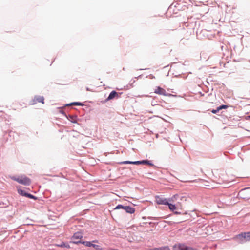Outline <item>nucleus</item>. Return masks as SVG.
<instances>
[{
  "instance_id": "obj_12",
  "label": "nucleus",
  "mask_w": 250,
  "mask_h": 250,
  "mask_svg": "<svg viewBox=\"0 0 250 250\" xmlns=\"http://www.w3.org/2000/svg\"><path fill=\"white\" fill-rule=\"evenodd\" d=\"M171 202H172V201H168V204H167L166 205H167L168 206L169 209L171 211L173 212L176 209L179 210V208L178 207H176L175 204H173Z\"/></svg>"
},
{
  "instance_id": "obj_31",
  "label": "nucleus",
  "mask_w": 250,
  "mask_h": 250,
  "mask_svg": "<svg viewBox=\"0 0 250 250\" xmlns=\"http://www.w3.org/2000/svg\"><path fill=\"white\" fill-rule=\"evenodd\" d=\"M142 77V75H140L138 77H135V79H138V78H140Z\"/></svg>"
},
{
  "instance_id": "obj_27",
  "label": "nucleus",
  "mask_w": 250,
  "mask_h": 250,
  "mask_svg": "<svg viewBox=\"0 0 250 250\" xmlns=\"http://www.w3.org/2000/svg\"><path fill=\"white\" fill-rule=\"evenodd\" d=\"M147 165L149 166H154V164L149 160L148 161V163Z\"/></svg>"
},
{
  "instance_id": "obj_17",
  "label": "nucleus",
  "mask_w": 250,
  "mask_h": 250,
  "mask_svg": "<svg viewBox=\"0 0 250 250\" xmlns=\"http://www.w3.org/2000/svg\"><path fill=\"white\" fill-rule=\"evenodd\" d=\"M173 213L176 215L182 214V215H186L187 214L186 212H183V210L179 208V210L176 209L174 211H173Z\"/></svg>"
},
{
  "instance_id": "obj_16",
  "label": "nucleus",
  "mask_w": 250,
  "mask_h": 250,
  "mask_svg": "<svg viewBox=\"0 0 250 250\" xmlns=\"http://www.w3.org/2000/svg\"><path fill=\"white\" fill-rule=\"evenodd\" d=\"M84 104L83 103L79 102H74L71 103L70 104H66L65 106H69V105H79V106H83Z\"/></svg>"
},
{
  "instance_id": "obj_30",
  "label": "nucleus",
  "mask_w": 250,
  "mask_h": 250,
  "mask_svg": "<svg viewBox=\"0 0 250 250\" xmlns=\"http://www.w3.org/2000/svg\"><path fill=\"white\" fill-rule=\"evenodd\" d=\"M242 198H243V199H245V198H250V197H244V196H243V197H242Z\"/></svg>"
},
{
  "instance_id": "obj_2",
  "label": "nucleus",
  "mask_w": 250,
  "mask_h": 250,
  "mask_svg": "<svg viewBox=\"0 0 250 250\" xmlns=\"http://www.w3.org/2000/svg\"><path fill=\"white\" fill-rule=\"evenodd\" d=\"M234 240L239 243H243L250 241V232L241 233L233 238Z\"/></svg>"
},
{
  "instance_id": "obj_5",
  "label": "nucleus",
  "mask_w": 250,
  "mask_h": 250,
  "mask_svg": "<svg viewBox=\"0 0 250 250\" xmlns=\"http://www.w3.org/2000/svg\"><path fill=\"white\" fill-rule=\"evenodd\" d=\"M155 200L157 204L166 205L168 204L169 198H166L160 196H156L155 197Z\"/></svg>"
},
{
  "instance_id": "obj_3",
  "label": "nucleus",
  "mask_w": 250,
  "mask_h": 250,
  "mask_svg": "<svg viewBox=\"0 0 250 250\" xmlns=\"http://www.w3.org/2000/svg\"><path fill=\"white\" fill-rule=\"evenodd\" d=\"M123 209L125 210L126 213L130 214L134 213L135 211V208L130 206H123L121 204L118 205L115 208V209Z\"/></svg>"
},
{
  "instance_id": "obj_6",
  "label": "nucleus",
  "mask_w": 250,
  "mask_h": 250,
  "mask_svg": "<svg viewBox=\"0 0 250 250\" xmlns=\"http://www.w3.org/2000/svg\"><path fill=\"white\" fill-rule=\"evenodd\" d=\"M175 250H198L196 248L187 246L184 244H179L178 247L175 246Z\"/></svg>"
},
{
  "instance_id": "obj_14",
  "label": "nucleus",
  "mask_w": 250,
  "mask_h": 250,
  "mask_svg": "<svg viewBox=\"0 0 250 250\" xmlns=\"http://www.w3.org/2000/svg\"><path fill=\"white\" fill-rule=\"evenodd\" d=\"M82 237L83 234L80 232H77L73 234L72 240L80 239L82 238Z\"/></svg>"
},
{
  "instance_id": "obj_11",
  "label": "nucleus",
  "mask_w": 250,
  "mask_h": 250,
  "mask_svg": "<svg viewBox=\"0 0 250 250\" xmlns=\"http://www.w3.org/2000/svg\"><path fill=\"white\" fill-rule=\"evenodd\" d=\"M228 107L227 105L222 104L217 107L216 109H213L211 110V112L213 114H216L218 113L220 110L223 109H226Z\"/></svg>"
},
{
  "instance_id": "obj_21",
  "label": "nucleus",
  "mask_w": 250,
  "mask_h": 250,
  "mask_svg": "<svg viewBox=\"0 0 250 250\" xmlns=\"http://www.w3.org/2000/svg\"><path fill=\"white\" fill-rule=\"evenodd\" d=\"M151 250H170L168 246L161 247L159 248H155Z\"/></svg>"
},
{
  "instance_id": "obj_4",
  "label": "nucleus",
  "mask_w": 250,
  "mask_h": 250,
  "mask_svg": "<svg viewBox=\"0 0 250 250\" xmlns=\"http://www.w3.org/2000/svg\"><path fill=\"white\" fill-rule=\"evenodd\" d=\"M186 197L183 194H176L171 198H169V201H172V202L176 201H186Z\"/></svg>"
},
{
  "instance_id": "obj_28",
  "label": "nucleus",
  "mask_w": 250,
  "mask_h": 250,
  "mask_svg": "<svg viewBox=\"0 0 250 250\" xmlns=\"http://www.w3.org/2000/svg\"><path fill=\"white\" fill-rule=\"evenodd\" d=\"M60 112L62 114H64V115H65L64 112L63 111H62V110H60Z\"/></svg>"
},
{
  "instance_id": "obj_23",
  "label": "nucleus",
  "mask_w": 250,
  "mask_h": 250,
  "mask_svg": "<svg viewBox=\"0 0 250 250\" xmlns=\"http://www.w3.org/2000/svg\"><path fill=\"white\" fill-rule=\"evenodd\" d=\"M27 196L26 197H28L30 199H34V200H37V197L29 193H28V194H27Z\"/></svg>"
},
{
  "instance_id": "obj_7",
  "label": "nucleus",
  "mask_w": 250,
  "mask_h": 250,
  "mask_svg": "<svg viewBox=\"0 0 250 250\" xmlns=\"http://www.w3.org/2000/svg\"><path fill=\"white\" fill-rule=\"evenodd\" d=\"M154 92L156 94L164 96H172V94L166 92V90L160 86H158L155 89Z\"/></svg>"
},
{
  "instance_id": "obj_8",
  "label": "nucleus",
  "mask_w": 250,
  "mask_h": 250,
  "mask_svg": "<svg viewBox=\"0 0 250 250\" xmlns=\"http://www.w3.org/2000/svg\"><path fill=\"white\" fill-rule=\"evenodd\" d=\"M83 244L87 247H93L96 250H101V248L100 245L93 244L90 241H83Z\"/></svg>"
},
{
  "instance_id": "obj_24",
  "label": "nucleus",
  "mask_w": 250,
  "mask_h": 250,
  "mask_svg": "<svg viewBox=\"0 0 250 250\" xmlns=\"http://www.w3.org/2000/svg\"><path fill=\"white\" fill-rule=\"evenodd\" d=\"M148 160H142L141 161H139V165L143 164V165H147L148 163Z\"/></svg>"
},
{
  "instance_id": "obj_1",
  "label": "nucleus",
  "mask_w": 250,
  "mask_h": 250,
  "mask_svg": "<svg viewBox=\"0 0 250 250\" xmlns=\"http://www.w3.org/2000/svg\"><path fill=\"white\" fill-rule=\"evenodd\" d=\"M11 179L17 182L18 183L24 186H29L31 183V180L30 178L24 175L18 176H12Z\"/></svg>"
},
{
  "instance_id": "obj_26",
  "label": "nucleus",
  "mask_w": 250,
  "mask_h": 250,
  "mask_svg": "<svg viewBox=\"0 0 250 250\" xmlns=\"http://www.w3.org/2000/svg\"><path fill=\"white\" fill-rule=\"evenodd\" d=\"M14 134H15V132H12V131H10V132L9 133V134H8V135H9V136L10 137H11V136H14Z\"/></svg>"
},
{
  "instance_id": "obj_34",
  "label": "nucleus",
  "mask_w": 250,
  "mask_h": 250,
  "mask_svg": "<svg viewBox=\"0 0 250 250\" xmlns=\"http://www.w3.org/2000/svg\"><path fill=\"white\" fill-rule=\"evenodd\" d=\"M145 69H140L139 70H145Z\"/></svg>"
},
{
  "instance_id": "obj_9",
  "label": "nucleus",
  "mask_w": 250,
  "mask_h": 250,
  "mask_svg": "<svg viewBox=\"0 0 250 250\" xmlns=\"http://www.w3.org/2000/svg\"><path fill=\"white\" fill-rule=\"evenodd\" d=\"M44 98L43 96H35L34 97V99L33 100V101H32L33 103H32V104H35L37 102L42 103V104H44Z\"/></svg>"
},
{
  "instance_id": "obj_33",
  "label": "nucleus",
  "mask_w": 250,
  "mask_h": 250,
  "mask_svg": "<svg viewBox=\"0 0 250 250\" xmlns=\"http://www.w3.org/2000/svg\"><path fill=\"white\" fill-rule=\"evenodd\" d=\"M248 119H250V115L247 116Z\"/></svg>"
},
{
  "instance_id": "obj_29",
  "label": "nucleus",
  "mask_w": 250,
  "mask_h": 250,
  "mask_svg": "<svg viewBox=\"0 0 250 250\" xmlns=\"http://www.w3.org/2000/svg\"><path fill=\"white\" fill-rule=\"evenodd\" d=\"M149 219L153 220V219H155V217H149Z\"/></svg>"
},
{
  "instance_id": "obj_15",
  "label": "nucleus",
  "mask_w": 250,
  "mask_h": 250,
  "mask_svg": "<svg viewBox=\"0 0 250 250\" xmlns=\"http://www.w3.org/2000/svg\"><path fill=\"white\" fill-rule=\"evenodd\" d=\"M121 164H134L139 165V161H125L120 163Z\"/></svg>"
},
{
  "instance_id": "obj_13",
  "label": "nucleus",
  "mask_w": 250,
  "mask_h": 250,
  "mask_svg": "<svg viewBox=\"0 0 250 250\" xmlns=\"http://www.w3.org/2000/svg\"><path fill=\"white\" fill-rule=\"evenodd\" d=\"M67 118L70 122H71L73 123H77V117L76 115H68Z\"/></svg>"
},
{
  "instance_id": "obj_18",
  "label": "nucleus",
  "mask_w": 250,
  "mask_h": 250,
  "mask_svg": "<svg viewBox=\"0 0 250 250\" xmlns=\"http://www.w3.org/2000/svg\"><path fill=\"white\" fill-rule=\"evenodd\" d=\"M57 246L62 248H70V246L67 243L62 242L60 244H57Z\"/></svg>"
},
{
  "instance_id": "obj_32",
  "label": "nucleus",
  "mask_w": 250,
  "mask_h": 250,
  "mask_svg": "<svg viewBox=\"0 0 250 250\" xmlns=\"http://www.w3.org/2000/svg\"><path fill=\"white\" fill-rule=\"evenodd\" d=\"M86 90L87 91H90V89H89L88 87H86Z\"/></svg>"
},
{
  "instance_id": "obj_10",
  "label": "nucleus",
  "mask_w": 250,
  "mask_h": 250,
  "mask_svg": "<svg viewBox=\"0 0 250 250\" xmlns=\"http://www.w3.org/2000/svg\"><path fill=\"white\" fill-rule=\"evenodd\" d=\"M116 97H119L118 93L116 91L113 90L109 93L108 97L105 100V101H107L112 100V99H114V98H115Z\"/></svg>"
},
{
  "instance_id": "obj_19",
  "label": "nucleus",
  "mask_w": 250,
  "mask_h": 250,
  "mask_svg": "<svg viewBox=\"0 0 250 250\" xmlns=\"http://www.w3.org/2000/svg\"><path fill=\"white\" fill-rule=\"evenodd\" d=\"M18 193L22 196L27 197L28 194V192H26L25 190L21 189H18Z\"/></svg>"
},
{
  "instance_id": "obj_25",
  "label": "nucleus",
  "mask_w": 250,
  "mask_h": 250,
  "mask_svg": "<svg viewBox=\"0 0 250 250\" xmlns=\"http://www.w3.org/2000/svg\"><path fill=\"white\" fill-rule=\"evenodd\" d=\"M83 241H82L81 240L75 241V240H72V241H71L70 242V243H73V244H80V243L83 244Z\"/></svg>"
},
{
  "instance_id": "obj_20",
  "label": "nucleus",
  "mask_w": 250,
  "mask_h": 250,
  "mask_svg": "<svg viewBox=\"0 0 250 250\" xmlns=\"http://www.w3.org/2000/svg\"><path fill=\"white\" fill-rule=\"evenodd\" d=\"M250 191V188H247L241 189L239 193L240 195H244L245 192H247Z\"/></svg>"
},
{
  "instance_id": "obj_22",
  "label": "nucleus",
  "mask_w": 250,
  "mask_h": 250,
  "mask_svg": "<svg viewBox=\"0 0 250 250\" xmlns=\"http://www.w3.org/2000/svg\"><path fill=\"white\" fill-rule=\"evenodd\" d=\"M135 82V80H131L130 82H129V84L128 85H127L126 86V89H129V88H130L131 87H133V85L132 84Z\"/></svg>"
}]
</instances>
